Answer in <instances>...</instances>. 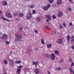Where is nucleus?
I'll use <instances>...</instances> for the list:
<instances>
[{"mask_svg": "<svg viewBox=\"0 0 74 74\" xmlns=\"http://www.w3.org/2000/svg\"><path fill=\"white\" fill-rule=\"evenodd\" d=\"M34 6L33 5H31L29 6V8L30 9H31L33 8H34Z\"/></svg>", "mask_w": 74, "mask_h": 74, "instance_id": "obj_18", "label": "nucleus"}, {"mask_svg": "<svg viewBox=\"0 0 74 74\" xmlns=\"http://www.w3.org/2000/svg\"><path fill=\"white\" fill-rule=\"evenodd\" d=\"M61 70V68L59 67L55 69V70Z\"/></svg>", "mask_w": 74, "mask_h": 74, "instance_id": "obj_21", "label": "nucleus"}, {"mask_svg": "<svg viewBox=\"0 0 74 74\" xmlns=\"http://www.w3.org/2000/svg\"><path fill=\"white\" fill-rule=\"evenodd\" d=\"M35 13H36V10H33L32 11V14H35Z\"/></svg>", "mask_w": 74, "mask_h": 74, "instance_id": "obj_36", "label": "nucleus"}, {"mask_svg": "<svg viewBox=\"0 0 74 74\" xmlns=\"http://www.w3.org/2000/svg\"><path fill=\"white\" fill-rule=\"evenodd\" d=\"M50 56L51 60H55V56L54 53L51 54Z\"/></svg>", "mask_w": 74, "mask_h": 74, "instance_id": "obj_5", "label": "nucleus"}, {"mask_svg": "<svg viewBox=\"0 0 74 74\" xmlns=\"http://www.w3.org/2000/svg\"><path fill=\"white\" fill-rule=\"evenodd\" d=\"M16 21H18V19L17 18H16Z\"/></svg>", "mask_w": 74, "mask_h": 74, "instance_id": "obj_55", "label": "nucleus"}, {"mask_svg": "<svg viewBox=\"0 0 74 74\" xmlns=\"http://www.w3.org/2000/svg\"><path fill=\"white\" fill-rule=\"evenodd\" d=\"M41 42L42 44H44V39H41Z\"/></svg>", "mask_w": 74, "mask_h": 74, "instance_id": "obj_26", "label": "nucleus"}, {"mask_svg": "<svg viewBox=\"0 0 74 74\" xmlns=\"http://www.w3.org/2000/svg\"><path fill=\"white\" fill-rule=\"evenodd\" d=\"M0 38H1V39H3V37H1Z\"/></svg>", "mask_w": 74, "mask_h": 74, "instance_id": "obj_53", "label": "nucleus"}, {"mask_svg": "<svg viewBox=\"0 0 74 74\" xmlns=\"http://www.w3.org/2000/svg\"><path fill=\"white\" fill-rule=\"evenodd\" d=\"M16 37L17 38L15 39L14 41L15 42H19V41H21V36L20 35H19L18 34H16Z\"/></svg>", "mask_w": 74, "mask_h": 74, "instance_id": "obj_1", "label": "nucleus"}, {"mask_svg": "<svg viewBox=\"0 0 74 74\" xmlns=\"http://www.w3.org/2000/svg\"><path fill=\"white\" fill-rule=\"evenodd\" d=\"M14 64V62L13 60H9V66H12Z\"/></svg>", "mask_w": 74, "mask_h": 74, "instance_id": "obj_3", "label": "nucleus"}, {"mask_svg": "<svg viewBox=\"0 0 74 74\" xmlns=\"http://www.w3.org/2000/svg\"><path fill=\"white\" fill-rule=\"evenodd\" d=\"M32 14L31 12H29L27 13V15L26 18L27 19H29L30 18H31V17H32Z\"/></svg>", "mask_w": 74, "mask_h": 74, "instance_id": "obj_2", "label": "nucleus"}, {"mask_svg": "<svg viewBox=\"0 0 74 74\" xmlns=\"http://www.w3.org/2000/svg\"><path fill=\"white\" fill-rule=\"evenodd\" d=\"M3 5H7V3L6 2H5L4 3H3Z\"/></svg>", "mask_w": 74, "mask_h": 74, "instance_id": "obj_32", "label": "nucleus"}, {"mask_svg": "<svg viewBox=\"0 0 74 74\" xmlns=\"http://www.w3.org/2000/svg\"><path fill=\"white\" fill-rule=\"evenodd\" d=\"M25 0V1H27L28 0Z\"/></svg>", "mask_w": 74, "mask_h": 74, "instance_id": "obj_57", "label": "nucleus"}, {"mask_svg": "<svg viewBox=\"0 0 74 74\" xmlns=\"http://www.w3.org/2000/svg\"><path fill=\"white\" fill-rule=\"evenodd\" d=\"M53 19H55L56 18V16L55 15H53L52 16Z\"/></svg>", "mask_w": 74, "mask_h": 74, "instance_id": "obj_34", "label": "nucleus"}, {"mask_svg": "<svg viewBox=\"0 0 74 74\" xmlns=\"http://www.w3.org/2000/svg\"><path fill=\"white\" fill-rule=\"evenodd\" d=\"M71 39V38H70V36H69V35H68L67 36V40L68 41H70V40Z\"/></svg>", "mask_w": 74, "mask_h": 74, "instance_id": "obj_14", "label": "nucleus"}, {"mask_svg": "<svg viewBox=\"0 0 74 74\" xmlns=\"http://www.w3.org/2000/svg\"><path fill=\"white\" fill-rule=\"evenodd\" d=\"M46 17L50 21H51V19H52V17L51 16V15L50 14H47L46 15Z\"/></svg>", "mask_w": 74, "mask_h": 74, "instance_id": "obj_4", "label": "nucleus"}, {"mask_svg": "<svg viewBox=\"0 0 74 74\" xmlns=\"http://www.w3.org/2000/svg\"><path fill=\"white\" fill-rule=\"evenodd\" d=\"M14 16H16V15H17L18 14V13H14Z\"/></svg>", "mask_w": 74, "mask_h": 74, "instance_id": "obj_35", "label": "nucleus"}, {"mask_svg": "<svg viewBox=\"0 0 74 74\" xmlns=\"http://www.w3.org/2000/svg\"><path fill=\"white\" fill-rule=\"evenodd\" d=\"M36 21L37 22H39L40 21V18L39 17H37L36 19Z\"/></svg>", "mask_w": 74, "mask_h": 74, "instance_id": "obj_13", "label": "nucleus"}, {"mask_svg": "<svg viewBox=\"0 0 74 74\" xmlns=\"http://www.w3.org/2000/svg\"><path fill=\"white\" fill-rule=\"evenodd\" d=\"M49 21V19H47V20H46V22H48V21Z\"/></svg>", "mask_w": 74, "mask_h": 74, "instance_id": "obj_49", "label": "nucleus"}, {"mask_svg": "<svg viewBox=\"0 0 74 74\" xmlns=\"http://www.w3.org/2000/svg\"><path fill=\"white\" fill-rule=\"evenodd\" d=\"M6 44H7L8 45L10 44V42H8V41H6L5 42Z\"/></svg>", "mask_w": 74, "mask_h": 74, "instance_id": "obj_42", "label": "nucleus"}, {"mask_svg": "<svg viewBox=\"0 0 74 74\" xmlns=\"http://www.w3.org/2000/svg\"><path fill=\"white\" fill-rule=\"evenodd\" d=\"M3 38H7V35L6 34H4L3 35Z\"/></svg>", "mask_w": 74, "mask_h": 74, "instance_id": "obj_20", "label": "nucleus"}, {"mask_svg": "<svg viewBox=\"0 0 74 74\" xmlns=\"http://www.w3.org/2000/svg\"><path fill=\"white\" fill-rule=\"evenodd\" d=\"M4 74H7V73H4Z\"/></svg>", "mask_w": 74, "mask_h": 74, "instance_id": "obj_56", "label": "nucleus"}, {"mask_svg": "<svg viewBox=\"0 0 74 74\" xmlns=\"http://www.w3.org/2000/svg\"><path fill=\"white\" fill-rule=\"evenodd\" d=\"M57 42L58 44H61L63 42V41L62 40V39H60L58 40Z\"/></svg>", "mask_w": 74, "mask_h": 74, "instance_id": "obj_9", "label": "nucleus"}, {"mask_svg": "<svg viewBox=\"0 0 74 74\" xmlns=\"http://www.w3.org/2000/svg\"><path fill=\"white\" fill-rule=\"evenodd\" d=\"M6 15L8 18H11L12 17V14L10 13H7L6 14Z\"/></svg>", "mask_w": 74, "mask_h": 74, "instance_id": "obj_6", "label": "nucleus"}, {"mask_svg": "<svg viewBox=\"0 0 74 74\" xmlns=\"http://www.w3.org/2000/svg\"><path fill=\"white\" fill-rule=\"evenodd\" d=\"M54 52L55 53H56V54H57V55H58V54H59V51H58L57 50L55 51Z\"/></svg>", "mask_w": 74, "mask_h": 74, "instance_id": "obj_27", "label": "nucleus"}, {"mask_svg": "<svg viewBox=\"0 0 74 74\" xmlns=\"http://www.w3.org/2000/svg\"><path fill=\"white\" fill-rule=\"evenodd\" d=\"M72 48L74 50V45H73L72 46Z\"/></svg>", "mask_w": 74, "mask_h": 74, "instance_id": "obj_45", "label": "nucleus"}, {"mask_svg": "<svg viewBox=\"0 0 74 74\" xmlns=\"http://www.w3.org/2000/svg\"><path fill=\"white\" fill-rule=\"evenodd\" d=\"M12 53V51H10V54L11 55Z\"/></svg>", "mask_w": 74, "mask_h": 74, "instance_id": "obj_48", "label": "nucleus"}, {"mask_svg": "<svg viewBox=\"0 0 74 74\" xmlns=\"http://www.w3.org/2000/svg\"><path fill=\"white\" fill-rule=\"evenodd\" d=\"M63 15V14L62 12H60L58 14V17H60V16H62Z\"/></svg>", "mask_w": 74, "mask_h": 74, "instance_id": "obj_12", "label": "nucleus"}, {"mask_svg": "<svg viewBox=\"0 0 74 74\" xmlns=\"http://www.w3.org/2000/svg\"><path fill=\"white\" fill-rule=\"evenodd\" d=\"M3 19V20H4L5 21H8V22H10V20L6 19L5 18H3V16H0V19Z\"/></svg>", "mask_w": 74, "mask_h": 74, "instance_id": "obj_7", "label": "nucleus"}, {"mask_svg": "<svg viewBox=\"0 0 74 74\" xmlns=\"http://www.w3.org/2000/svg\"><path fill=\"white\" fill-rule=\"evenodd\" d=\"M22 29H23V28H22V27H21L19 28V30L21 31H22Z\"/></svg>", "mask_w": 74, "mask_h": 74, "instance_id": "obj_41", "label": "nucleus"}, {"mask_svg": "<svg viewBox=\"0 0 74 74\" xmlns=\"http://www.w3.org/2000/svg\"><path fill=\"white\" fill-rule=\"evenodd\" d=\"M52 47V45L51 44L47 45V48H49L50 47Z\"/></svg>", "mask_w": 74, "mask_h": 74, "instance_id": "obj_23", "label": "nucleus"}, {"mask_svg": "<svg viewBox=\"0 0 74 74\" xmlns=\"http://www.w3.org/2000/svg\"><path fill=\"white\" fill-rule=\"evenodd\" d=\"M32 65H34L35 64V67H37V64H38V62H35L33 61L32 62Z\"/></svg>", "mask_w": 74, "mask_h": 74, "instance_id": "obj_8", "label": "nucleus"}, {"mask_svg": "<svg viewBox=\"0 0 74 74\" xmlns=\"http://www.w3.org/2000/svg\"><path fill=\"white\" fill-rule=\"evenodd\" d=\"M1 11H0V14H1Z\"/></svg>", "mask_w": 74, "mask_h": 74, "instance_id": "obj_54", "label": "nucleus"}, {"mask_svg": "<svg viewBox=\"0 0 74 74\" xmlns=\"http://www.w3.org/2000/svg\"><path fill=\"white\" fill-rule=\"evenodd\" d=\"M69 61H70V62H72V61H73V60H72V59H71L70 58L69 59Z\"/></svg>", "mask_w": 74, "mask_h": 74, "instance_id": "obj_47", "label": "nucleus"}, {"mask_svg": "<svg viewBox=\"0 0 74 74\" xmlns=\"http://www.w3.org/2000/svg\"><path fill=\"white\" fill-rule=\"evenodd\" d=\"M45 27L46 29H48V30L50 29V28H49L48 25H45Z\"/></svg>", "mask_w": 74, "mask_h": 74, "instance_id": "obj_24", "label": "nucleus"}, {"mask_svg": "<svg viewBox=\"0 0 74 74\" xmlns=\"http://www.w3.org/2000/svg\"><path fill=\"white\" fill-rule=\"evenodd\" d=\"M21 61L19 60L15 62V63L16 64H19V63H21Z\"/></svg>", "mask_w": 74, "mask_h": 74, "instance_id": "obj_16", "label": "nucleus"}, {"mask_svg": "<svg viewBox=\"0 0 74 74\" xmlns=\"http://www.w3.org/2000/svg\"><path fill=\"white\" fill-rule=\"evenodd\" d=\"M21 69H17V73H18V74H20V73H21Z\"/></svg>", "mask_w": 74, "mask_h": 74, "instance_id": "obj_15", "label": "nucleus"}, {"mask_svg": "<svg viewBox=\"0 0 74 74\" xmlns=\"http://www.w3.org/2000/svg\"><path fill=\"white\" fill-rule=\"evenodd\" d=\"M54 0H48V1L50 3H52L53 2Z\"/></svg>", "mask_w": 74, "mask_h": 74, "instance_id": "obj_22", "label": "nucleus"}, {"mask_svg": "<svg viewBox=\"0 0 74 74\" xmlns=\"http://www.w3.org/2000/svg\"><path fill=\"white\" fill-rule=\"evenodd\" d=\"M24 16V14H23V13H21L19 15V16Z\"/></svg>", "mask_w": 74, "mask_h": 74, "instance_id": "obj_28", "label": "nucleus"}, {"mask_svg": "<svg viewBox=\"0 0 74 74\" xmlns=\"http://www.w3.org/2000/svg\"><path fill=\"white\" fill-rule=\"evenodd\" d=\"M1 35V32H0V36Z\"/></svg>", "mask_w": 74, "mask_h": 74, "instance_id": "obj_58", "label": "nucleus"}, {"mask_svg": "<svg viewBox=\"0 0 74 74\" xmlns=\"http://www.w3.org/2000/svg\"><path fill=\"white\" fill-rule=\"evenodd\" d=\"M62 25L64 27H66V24L64 23H62Z\"/></svg>", "mask_w": 74, "mask_h": 74, "instance_id": "obj_33", "label": "nucleus"}, {"mask_svg": "<svg viewBox=\"0 0 74 74\" xmlns=\"http://www.w3.org/2000/svg\"><path fill=\"white\" fill-rule=\"evenodd\" d=\"M74 66V63L72 62L71 65V67H73V66Z\"/></svg>", "mask_w": 74, "mask_h": 74, "instance_id": "obj_40", "label": "nucleus"}, {"mask_svg": "<svg viewBox=\"0 0 74 74\" xmlns=\"http://www.w3.org/2000/svg\"><path fill=\"white\" fill-rule=\"evenodd\" d=\"M18 26H21V25L20 24H18Z\"/></svg>", "mask_w": 74, "mask_h": 74, "instance_id": "obj_52", "label": "nucleus"}, {"mask_svg": "<svg viewBox=\"0 0 74 74\" xmlns=\"http://www.w3.org/2000/svg\"><path fill=\"white\" fill-rule=\"evenodd\" d=\"M34 32H35L36 33H38V31H37V30H35Z\"/></svg>", "mask_w": 74, "mask_h": 74, "instance_id": "obj_44", "label": "nucleus"}, {"mask_svg": "<svg viewBox=\"0 0 74 74\" xmlns=\"http://www.w3.org/2000/svg\"><path fill=\"white\" fill-rule=\"evenodd\" d=\"M69 1H70L71 2L73 1V0H68Z\"/></svg>", "mask_w": 74, "mask_h": 74, "instance_id": "obj_50", "label": "nucleus"}, {"mask_svg": "<svg viewBox=\"0 0 74 74\" xmlns=\"http://www.w3.org/2000/svg\"><path fill=\"white\" fill-rule=\"evenodd\" d=\"M37 50H38V48H35V50H36V51H37Z\"/></svg>", "mask_w": 74, "mask_h": 74, "instance_id": "obj_51", "label": "nucleus"}, {"mask_svg": "<svg viewBox=\"0 0 74 74\" xmlns=\"http://www.w3.org/2000/svg\"><path fill=\"white\" fill-rule=\"evenodd\" d=\"M48 8L47 6H45L44 7V9H43L45 11H47L48 10Z\"/></svg>", "mask_w": 74, "mask_h": 74, "instance_id": "obj_19", "label": "nucleus"}, {"mask_svg": "<svg viewBox=\"0 0 74 74\" xmlns=\"http://www.w3.org/2000/svg\"><path fill=\"white\" fill-rule=\"evenodd\" d=\"M47 7L48 9L49 8H51V5H50V4H48Z\"/></svg>", "mask_w": 74, "mask_h": 74, "instance_id": "obj_31", "label": "nucleus"}, {"mask_svg": "<svg viewBox=\"0 0 74 74\" xmlns=\"http://www.w3.org/2000/svg\"><path fill=\"white\" fill-rule=\"evenodd\" d=\"M68 10H69L70 11H71L72 10V9L70 8H69Z\"/></svg>", "mask_w": 74, "mask_h": 74, "instance_id": "obj_46", "label": "nucleus"}, {"mask_svg": "<svg viewBox=\"0 0 74 74\" xmlns=\"http://www.w3.org/2000/svg\"><path fill=\"white\" fill-rule=\"evenodd\" d=\"M64 60L63 59H61L59 61V62L60 63H63V61Z\"/></svg>", "mask_w": 74, "mask_h": 74, "instance_id": "obj_17", "label": "nucleus"}, {"mask_svg": "<svg viewBox=\"0 0 74 74\" xmlns=\"http://www.w3.org/2000/svg\"><path fill=\"white\" fill-rule=\"evenodd\" d=\"M62 1L61 0H58L57 1V4L58 5L62 3Z\"/></svg>", "mask_w": 74, "mask_h": 74, "instance_id": "obj_10", "label": "nucleus"}, {"mask_svg": "<svg viewBox=\"0 0 74 74\" xmlns=\"http://www.w3.org/2000/svg\"><path fill=\"white\" fill-rule=\"evenodd\" d=\"M69 26H73V24H72V23L71 22L70 23H69Z\"/></svg>", "mask_w": 74, "mask_h": 74, "instance_id": "obj_43", "label": "nucleus"}, {"mask_svg": "<svg viewBox=\"0 0 74 74\" xmlns=\"http://www.w3.org/2000/svg\"><path fill=\"white\" fill-rule=\"evenodd\" d=\"M74 42V36H73L72 37V39H71Z\"/></svg>", "mask_w": 74, "mask_h": 74, "instance_id": "obj_39", "label": "nucleus"}, {"mask_svg": "<svg viewBox=\"0 0 74 74\" xmlns=\"http://www.w3.org/2000/svg\"><path fill=\"white\" fill-rule=\"evenodd\" d=\"M23 67V66L22 65H20V66H18V69H22Z\"/></svg>", "mask_w": 74, "mask_h": 74, "instance_id": "obj_29", "label": "nucleus"}, {"mask_svg": "<svg viewBox=\"0 0 74 74\" xmlns=\"http://www.w3.org/2000/svg\"><path fill=\"white\" fill-rule=\"evenodd\" d=\"M46 57H47V58H49V56H50V55H49L48 54H46Z\"/></svg>", "mask_w": 74, "mask_h": 74, "instance_id": "obj_37", "label": "nucleus"}, {"mask_svg": "<svg viewBox=\"0 0 74 74\" xmlns=\"http://www.w3.org/2000/svg\"><path fill=\"white\" fill-rule=\"evenodd\" d=\"M8 62H7V60H4V64H7Z\"/></svg>", "mask_w": 74, "mask_h": 74, "instance_id": "obj_25", "label": "nucleus"}, {"mask_svg": "<svg viewBox=\"0 0 74 74\" xmlns=\"http://www.w3.org/2000/svg\"><path fill=\"white\" fill-rule=\"evenodd\" d=\"M59 28L60 29H62L63 28V27L62 26V25H60Z\"/></svg>", "mask_w": 74, "mask_h": 74, "instance_id": "obj_38", "label": "nucleus"}, {"mask_svg": "<svg viewBox=\"0 0 74 74\" xmlns=\"http://www.w3.org/2000/svg\"><path fill=\"white\" fill-rule=\"evenodd\" d=\"M35 73L36 74H38V73H39V71L38 69H35Z\"/></svg>", "mask_w": 74, "mask_h": 74, "instance_id": "obj_11", "label": "nucleus"}, {"mask_svg": "<svg viewBox=\"0 0 74 74\" xmlns=\"http://www.w3.org/2000/svg\"><path fill=\"white\" fill-rule=\"evenodd\" d=\"M28 51H33V50L32 49H31V47H29L28 50Z\"/></svg>", "mask_w": 74, "mask_h": 74, "instance_id": "obj_30", "label": "nucleus"}]
</instances>
